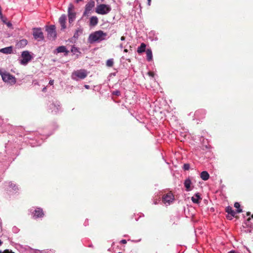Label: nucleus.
<instances>
[{"instance_id":"obj_3","label":"nucleus","mask_w":253,"mask_h":253,"mask_svg":"<svg viewBox=\"0 0 253 253\" xmlns=\"http://www.w3.org/2000/svg\"><path fill=\"white\" fill-rule=\"evenodd\" d=\"M111 10L110 6L105 4H100L96 7L95 12L99 14L105 15L109 13Z\"/></svg>"},{"instance_id":"obj_2","label":"nucleus","mask_w":253,"mask_h":253,"mask_svg":"<svg viewBox=\"0 0 253 253\" xmlns=\"http://www.w3.org/2000/svg\"><path fill=\"white\" fill-rule=\"evenodd\" d=\"M87 76V72L84 69H80L74 71L72 74V79L75 81L79 79H84Z\"/></svg>"},{"instance_id":"obj_22","label":"nucleus","mask_w":253,"mask_h":253,"mask_svg":"<svg viewBox=\"0 0 253 253\" xmlns=\"http://www.w3.org/2000/svg\"><path fill=\"white\" fill-rule=\"evenodd\" d=\"M56 50L58 53L66 52V54L68 53V51L67 50L66 48L64 46H60L57 48Z\"/></svg>"},{"instance_id":"obj_6","label":"nucleus","mask_w":253,"mask_h":253,"mask_svg":"<svg viewBox=\"0 0 253 253\" xmlns=\"http://www.w3.org/2000/svg\"><path fill=\"white\" fill-rule=\"evenodd\" d=\"M33 30V36L35 39H37L38 41H42L44 39L43 34L41 28H34Z\"/></svg>"},{"instance_id":"obj_31","label":"nucleus","mask_w":253,"mask_h":253,"mask_svg":"<svg viewBox=\"0 0 253 253\" xmlns=\"http://www.w3.org/2000/svg\"><path fill=\"white\" fill-rule=\"evenodd\" d=\"M6 25L8 27H10L12 26V24L10 22H6Z\"/></svg>"},{"instance_id":"obj_36","label":"nucleus","mask_w":253,"mask_h":253,"mask_svg":"<svg viewBox=\"0 0 253 253\" xmlns=\"http://www.w3.org/2000/svg\"><path fill=\"white\" fill-rule=\"evenodd\" d=\"M3 15L2 14V12H0V18L1 19H3Z\"/></svg>"},{"instance_id":"obj_24","label":"nucleus","mask_w":253,"mask_h":253,"mask_svg":"<svg viewBox=\"0 0 253 253\" xmlns=\"http://www.w3.org/2000/svg\"><path fill=\"white\" fill-rule=\"evenodd\" d=\"M234 207L237 209V212L240 213L242 212V210L240 208V205L239 203L236 202L234 204Z\"/></svg>"},{"instance_id":"obj_23","label":"nucleus","mask_w":253,"mask_h":253,"mask_svg":"<svg viewBox=\"0 0 253 253\" xmlns=\"http://www.w3.org/2000/svg\"><path fill=\"white\" fill-rule=\"evenodd\" d=\"M83 30L81 28H78L74 35V37L75 38H78L79 34L82 33Z\"/></svg>"},{"instance_id":"obj_30","label":"nucleus","mask_w":253,"mask_h":253,"mask_svg":"<svg viewBox=\"0 0 253 253\" xmlns=\"http://www.w3.org/2000/svg\"><path fill=\"white\" fill-rule=\"evenodd\" d=\"M2 20V21L4 23H6V21L7 20V19L5 17H4V16H3V19H1Z\"/></svg>"},{"instance_id":"obj_4","label":"nucleus","mask_w":253,"mask_h":253,"mask_svg":"<svg viewBox=\"0 0 253 253\" xmlns=\"http://www.w3.org/2000/svg\"><path fill=\"white\" fill-rule=\"evenodd\" d=\"M74 6L72 3H70L68 8V15L69 22L70 24L72 23L76 18V13L74 11Z\"/></svg>"},{"instance_id":"obj_41","label":"nucleus","mask_w":253,"mask_h":253,"mask_svg":"<svg viewBox=\"0 0 253 253\" xmlns=\"http://www.w3.org/2000/svg\"><path fill=\"white\" fill-rule=\"evenodd\" d=\"M246 214H247V216H249L251 214V212L248 211V212H247Z\"/></svg>"},{"instance_id":"obj_8","label":"nucleus","mask_w":253,"mask_h":253,"mask_svg":"<svg viewBox=\"0 0 253 253\" xmlns=\"http://www.w3.org/2000/svg\"><path fill=\"white\" fill-rule=\"evenodd\" d=\"M95 6V2L91 0L89 1L85 6V10L84 12V16H88V14L90 13V11Z\"/></svg>"},{"instance_id":"obj_37","label":"nucleus","mask_w":253,"mask_h":253,"mask_svg":"<svg viewBox=\"0 0 253 253\" xmlns=\"http://www.w3.org/2000/svg\"><path fill=\"white\" fill-rule=\"evenodd\" d=\"M125 39H126V38H125V37H124V36H122V37H121V40L122 41H125Z\"/></svg>"},{"instance_id":"obj_26","label":"nucleus","mask_w":253,"mask_h":253,"mask_svg":"<svg viewBox=\"0 0 253 253\" xmlns=\"http://www.w3.org/2000/svg\"><path fill=\"white\" fill-rule=\"evenodd\" d=\"M190 169V165L189 164H185L183 165V169L185 170H188Z\"/></svg>"},{"instance_id":"obj_42","label":"nucleus","mask_w":253,"mask_h":253,"mask_svg":"<svg viewBox=\"0 0 253 253\" xmlns=\"http://www.w3.org/2000/svg\"><path fill=\"white\" fill-rule=\"evenodd\" d=\"M228 253H236V252L234 251H231Z\"/></svg>"},{"instance_id":"obj_18","label":"nucleus","mask_w":253,"mask_h":253,"mask_svg":"<svg viewBox=\"0 0 253 253\" xmlns=\"http://www.w3.org/2000/svg\"><path fill=\"white\" fill-rule=\"evenodd\" d=\"M225 211L229 214L231 215V216H235L236 212L233 210L232 207L228 206L225 209Z\"/></svg>"},{"instance_id":"obj_38","label":"nucleus","mask_w":253,"mask_h":253,"mask_svg":"<svg viewBox=\"0 0 253 253\" xmlns=\"http://www.w3.org/2000/svg\"><path fill=\"white\" fill-rule=\"evenodd\" d=\"M148 1V5L149 6H150L151 5V0H147Z\"/></svg>"},{"instance_id":"obj_25","label":"nucleus","mask_w":253,"mask_h":253,"mask_svg":"<svg viewBox=\"0 0 253 253\" xmlns=\"http://www.w3.org/2000/svg\"><path fill=\"white\" fill-rule=\"evenodd\" d=\"M114 64V61L113 59H108L106 62V65L108 67H111Z\"/></svg>"},{"instance_id":"obj_5","label":"nucleus","mask_w":253,"mask_h":253,"mask_svg":"<svg viewBox=\"0 0 253 253\" xmlns=\"http://www.w3.org/2000/svg\"><path fill=\"white\" fill-rule=\"evenodd\" d=\"M2 80L5 82H9L11 84H15L16 83L15 78L9 73L7 72L0 73Z\"/></svg>"},{"instance_id":"obj_28","label":"nucleus","mask_w":253,"mask_h":253,"mask_svg":"<svg viewBox=\"0 0 253 253\" xmlns=\"http://www.w3.org/2000/svg\"><path fill=\"white\" fill-rule=\"evenodd\" d=\"M113 94L119 96V95H120V92L119 91H114Z\"/></svg>"},{"instance_id":"obj_13","label":"nucleus","mask_w":253,"mask_h":253,"mask_svg":"<svg viewBox=\"0 0 253 253\" xmlns=\"http://www.w3.org/2000/svg\"><path fill=\"white\" fill-rule=\"evenodd\" d=\"M28 42L25 39H23L17 42L16 46L17 48H20L24 47L27 44Z\"/></svg>"},{"instance_id":"obj_27","label":"nucleus","mask_w":253,"mask_h":253,"mask_svg":"<svg viewBox=\"0 0 253 253\" xmlns=\"http://www.w3.org/2000/svg\"><path fill=\"white\" fill-rule=\"evenodd\" d=\"M0 253H14L11 250H9L8 249H6L4 250L3 252L0 251Z\"/></svg>"},{"instance_id":"obj_19","label":"nucleus","mask_w":253,"mask_h":253,"mask_svg":"<svg viewBox=\"0 0 253 253\" xmlns=\"http://www.w3.org/2000/svg\"><path fill=\"white\" fill-rule=\"evenodd\" d=\"M200 176L203 180L206 181L209 178L210 175L207 171H203L201 173Z\"/></svg>"},{"instance_id":"obj_32","label":"nucleus","mask_w":253,"mask_h":253,"mask_svg":"<svg viewBox=\"0 0 253 253\" xmlns=\"http://www.w3.org/2000/svg\"><path fill=\"white\" fill-rule=\"evenodd\" d=\"M54 83V80H50L49 82V84L50 85H53Z\"/></svg>"},{"instance_id":"obj_12","label":"nucleus","mask_w":253,"mask_h":253,"mask_svg":"<svg viewBox=\"0 0 253 253\" xmlns=\"http://www.w3.org/2000/svg\"><path fill=\"white\" fill-rule=\"evenodd\" d=\"M66 16L65 14L62 15L59 19V22L61 25V30H64L65 29H66Z\"/></svg>"},{"instance_id":"obj_1","label":"nucleus","mask_w":253,"mask_h":253,"mask_svg":"<svg viewBox=\"0 0 253 253\" xmlns=\"http://www.w3.org/2000/svg\"><path fill=\"white\" fill-rule=\"evenodd\" d=\"M107 36V34L104 32L103 31H97L89 35L88 38V41L90 43H93L95 42H99L105 40Z\"/></svg>"},{"instance_id":"obj_29","label":"nucleus","mask_w":253,"mask_h":253,"mask_svg":"<svg viewBox=\"0 0 253 253\" xmlns=\"http://www.w3.org/2000/svg\"><path fill=\"white\" fill-rule=\"evenodd\" d=\"M148 74L149 75V76L152 77H154V73L152 72H149L148 73Z\"/></svg>"},{"instance_id":"obj_33","label":"nucleus","mask_w":253,"mask_h":253,"mask_svg":"<svg viewBox=\"0 0 253 253\" xmlns=\"http://www.w3.org/2000/svg\"><path fill=\"white\" fill-rule=\"evenodd\" d=\"M233 217V216H231V215H230V214H229L228 213V215H227V218L228 219H229L231 220V219H232V217Z\"/></svg>"},{"instance_id":"obj_15","label":"nucleus","mask_w":253,"mask_h":253,"mask_svg":"<svg viewBox=\"0 0 253 253\" xmlns=\"http://www.w3.org/2000/svg\"><path fill=\"white\" fill-rule=\"evenodd\" d=\"M98 22V18L96 16H92L90 18L89 25L91 26H96Z\"/></svg>"},{"instance_id":"obj_7","label":"nucleus","mask_w":253,"mask_h":253,"mask_svg":"<svg viewBox=\"0 0 253 253\" xmlns=\"http://www.w3.org/2000/svg\"><path fill=\"white\" fill-rule=\"evenodd\" d=\"M22 59L21 61V63L23 65H26L32 59V56L30 54L29 51H24L22 53Z\"/></svg>"},{"instance_id":"obj_46","label":"nucleus","mask_w":253,"mask_h":253,"mask_svg":"<svg viewBox=\"0 0 253 253\" xmlns=\"http://www.w3.org/2000/svg\"><path fill=\"white\" fill-rule=\"evenodd\" d=\"M85 87L86 88H88V87H89V85H85Z\"/></svg>"},{"instance_id":"obj_45","label":"nucleus","mask_w":253,"mask_h":253,"mask_svg":"<svg viewBox=\"0 0 253 253\" xmlns=\"http://www.w3.org/2000/svg\"><path fill=\"white\" fill-rule=\"evenodd\" d=\"M124 52H128V50L127 49H124Z\"/></svg>"},{"instance_id":"obj_20","label":"nucleus","mask_w":253,"mask_h":253,"mask_svg":"<svg viewBox=\"0 0 253 253\" xmlns=\"http://www.w3.org/2000/svg\"><path fill=\"white\" fill-rule=\"evenodd\" d=\"M147 59L148 61H150L152 60L153 55L152 52L150 49H147L146 51Z\"/></svg>"},{"instance_id":"obj_40","label":"nucleus","mask_w":253,"mask_h":253,"mask_svg":"<svg viewBox=\"0 0 253 253\" xmlns=\"http://www.w3.org/2000/svg\"><path fill=\"white\" fill-rule=\"evenodd\" d=\"M104 0H96L97 2H101L103 1Z\"/></svg>"},{"instance_id":"obj_17","label":"nucleus","mask_w":253,"mask_h":253,"mask_svg":"<svg viewBox=\"0 0 253 253\" xmlns=\"http://www.w3.org/2000/svg\"><path fill=\"white\" fill-rule=\"evenodd\" d=\"M191 183H192L191 181L189 178L185 179L184 184V186L186 188V190L187 191H189L191 190L190 185H191Z\"/></svg>"},{"instance_id":"obj_34","label":"nucleus","mask_w":253,"mask_h":253,"mask_svg":"<svg viewBox=\"0 0 253 253\" xmlns=\"http://www.w3.org/2000/svg\"><path fill=\"white\" fill-rule=\"evenodd\" d=\"M121 243H122V244H125L127 243L125 239H123V240H122L121 241Z\"/></svg>"},{"instance_id":"obj_9","label":"nucleus","mask_w":253,"mask_h":253,"mask_svg":"<svg viewBox=\"0 0 253 253\" xmlns=\"http://www.w3.org/2000/svg\"><path fill=\"white\" fill-rule=\"evenodd\" d=\"M46 30L48 38L54 39L56 37L55 26L54 25H50L46 28Z\"/></svg>"},{"instance_id":"obj_10","label":"nucleus","mask_w":253,"mask_h":253,"mask_svg":"<svg viewBox=\"0 0 253 253\" xmlns=\"http://www.w3.org/2000/svg\"><path fill=\"white\" fill-rule=\"evenodd\" d=\"M174 200V196L171 192L167 193L163 197V202L165 204H170Z\"/></svg>"},{"instance_id":"obj_48","label":"nucleus","mask_w":253,"mask_h":253,"mask_svg":"<svg viewBox=\"0 0 253 253\" xmlns=\"http://www.w3.org/2000/svg\"><path fill=\"white\" fill-rule=\"evenodd\" d=\"M251 217L253 218V214L252 215Z\"/></svg>"},{"instance_id":"obj_11","label":"nucleus","mask_w":253,"mask_h":253,"mask_svg":"<svg viewBox=\"0 0 253 253\" xmlns=\"http://www.w3.org/2000/svg\"><path fill=\"white\" fill-rule=\"evenodd\" d=\"M34 217L40 218L44 216V212L43 210L40 208H37L33 212Z\"/></svg>"},{"instance_id":"obj_44","label":"nucleus","mask_w":253,"mask_h":253,"mask_svg":"<svg viewBox=\"0 0 253 253\" xmlns=\"http://www.w3.org/2000/svg\"><path fill=\"white\" fill-rule=\"evenodd\" d=\"M251 217H249V218H248L247 220V222H249V221H250V220H251Z\"/></svg>"},{"instance_id":"obj_16","label":"nucleus","mask_w":253,"mask_h":253,"mask_svg":"<svg viewBox=\"0 0 253 253\" xmlns=\"http://www.w3.org/2000/svg\"><path fill=\"white\" fill-rule=\"evenodd\" d=\"M0 52L4 54H10L12 52V47L8 46L0 49Z\"/></svg>"},{"instance_id":"obj_21","label":"nucleus","mask_w":253,"mask_h":253,"mask_svg":"<svg viewBox=\"0 0 253 253\" xmlns=\"http://www.w3.org/2000/svg\"><path fill=\"white\" fill-rule=\"evenodd\" d=\"M146 44L144 43H142L140 46L137 48V51L138 53H141L145 51Z\"/></svg>"},{"instance_id":"obj_47","label":"nucleus","mask_w":253,"mask_h":253,"mask_svg":"<svg viewBox=\"0 0 253 253\" xmlns=\"http://www.w3.org/2000/svg\"><path fill=\"white\" fill-rule=\"evenodd\" d=\"M2 244V242L0 240V246H1Z\"/></svg>"},{"instance_id":"obj_43","label":"nucleus","mask_w":253,"mask_h":253,"mask_svg":"<svg viewBox=\"0 0 253 253\" xmlns=\"http://www.w3.org/2000/svg\"><path fill=\"white\" fill-rule=\"evenodd\" d=\"M82 0H76V2H77V3H78V2H79L80 1H82Z\"/></svg>"},{"instance_id":"obj_14","label":"nucleus","mask_w":253,"mask_h":253,"mask_svg":"<svg viewBox=\"0 0 253 253\" xmlns=\"http://www.w3.org/2000/svg\"><path fill=\"white\" fill-rule=\"evenodd\" d=\"M202 198L200 197L199 193H196L191 198V200L194 203L198 204L200 202Z\"/></svg>"},{"instance_id":"obj_39","label":"nucleus","mask_w":253,"mask_h":253,"mask_svg":"<svg viewBox=\"0 0 253 253\" xmlns=\"http://www.w3.org/2000/svg\"><path fill=\"white\" fill-rule=\"evenodd\" d=\"M46 87H45L43 88V89H42V91L43 92H45V91H46Z\"/></svg>"},{"instance_id":"obj_35","label":"nucleus","mask_w":253,"mask_h":253,"mask_svg":"<svg viewBox=\"0 0 253 253\" xmlns=\"http://www.w3.org/2000/svg\"><path fill=\"white\" fill-rule=\"evenodd\" d=\"M158 201H159V199H155L154 200V204L156 205L158 204Z\"/></svg>"}]
</instances>
